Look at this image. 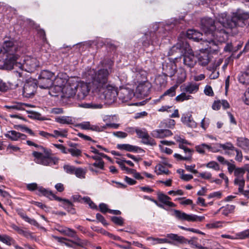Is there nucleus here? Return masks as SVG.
<instances>
[{
    "label": "nucleus",
    "instance_id": "1",
    "mask_svg": "<svg viewBox=\"0 0 249 249\" xmlns=\"http://www.w3.org/2000/svg\"><path fill=\"white\" fill-rule=\"evenodd\" d=\"M249 18V12L238 10L233 13L231 19L227 18L226 13L218 15V22H215L211 18H203L201 20V29L204 32V36L215 39L218 41L222 42L220 38V35L225 34V30L219 26L227 28H233L237 26H242L243 21Z\"/></svg>",
    "mask_w": 249,
    "mask_h": 249
},
{
    "label": "nucleus",
    "instance_id": "2",
    "mask_svg": "<svg viewBox=\"0 0 249 249\" xmlns=\"http://www.w3.org/2000/svg\"><path fill=\"white\" fill-rule=\"evenodd\" d=\"M27 144L29 145L34 146L37 148L39 151H34L32 153L35 157V161L40 164L44 166H52L57 163L58 159L52 157V154L50 149L46 148L41 145H37L34 142L27 141Z\"/></svg>",
    "mask_w": 249,
    "mask_h": 249
},
{
    "label": "nucleus",
    "instance_id": "3",
    "mask_svg": "<svg viewBox=\"0 0 249 249\" xmlns=\"http://www.w3.org/2000/svg\"><path fill=\"white\" fill-rule=\"evenodd\" d=\"M109 71L102 69L95 71L94 70L89 71V75L91 76L92 85L95 90H100L107 86L108 84Z\"/></svg>",
    "mask_w": 249,
    "mask_h": 249
},
{
    "label": "nucleus",
    "instance_id": "4",
    "mask_svg": "<svg viewBox=\"0 0 249 249\" xmlns=\"http://www.w3.org/2000/svg\"><path fill=\"white\" fill-rule=\"evenodd\" d=\"M186 36L188 38L192 39L196 41H202V44H206V46H207L205 48V50L216 45L215 42L213 38H209L208 36H207V38L203 37V36H205L204 35H203L202 33L194 29L188 30Z\"/></svg>",
    "mask_w": 249,
    "mask_h": 249
},
{
    "label": "nucleus",
    "instance_id": "5",
    "mask_svg": "<svg viewBox=\"0 0 249 249\" xmlns=\"http://www.w3.org/2000/svg\"><path fill=\"white\" fill-rule=\"evenodd\" d=\"M54 78V74L53 72L49 71L43 70L38 77V85L41 89H49L53 86Z\"/></svg>",
    "mask_w": 249,
    "mask_h": 249
},
{
    "label": "nucleus",
    "instance_id": "6",
    "mask_svg": "<svg viewBox=\"0 0 249 249\" xmlns=\"http://www.w3.org/2000/svg\"><path fill=\"white\" fill-rule=\"evenodd\" d=\"M101 94V98L108 102H113L116 100L118 95L117 89L113 86L107 84L103 89L97 90Z\"/></svg>",
    "mask_w": 249,
    "mask_h": 249
},
{
    "label": "nucleus",
    "instance_id": "7",
    "mask_svg": "<svg viewBox=\"0 0 249 249\" xmlns=\"http://www.w3.org/2000/svg\"><path fill=\"white\" fill-rule=\"evenodd\" d=\"M174 215L179 220L188 222H200L205 219L203 216H198L194 214H187L179 210H174Z\"/></svg>",
    "mask_w": 249,
    "mask_h": 249
},
{
    "label": "nucleus",
    "instance_id": "8",
    "mask_svg": "<svg viewBox=\"0 0 249 249\" xmlns=\"http://www.w3.org/2000/svg\"><path fill=\"white\" fill-rule=\"evenodd\" d=\"M184 49L185 51L182 53L183 56V63L187 67L192 68L196 64V60L192 50L190 48L189 44H184Z\"/></svg>",
    "mask_w": 249,
    "mask_h": 249
},
{
    "label": "nucleus",
    "instance_id": "9",
    "mask_svg": "<svg viewBox=\"0 0 249 249\" xmlns=\"http://www.w3.org/2000/svg\"><path fill=\"white\" fill-rule=\"evenodd\" d=\"M20 50L21 48L18 46L17 41L9 40L4 41L0 51L7 54H13L14 53L20 52Z\"/></svg>",
    "mask_w": 249,
    "mask_h": 249
},
{
    "label": "nucleus",
    "instance_id": "10",
    "mask_svg": "<svg viewBox=\"0 0 249 249\" xmlns=\"http://www.w3.org/2000/svg\"><path fill=\"white\" fill-rule=\"evenodd\" d=\"M19 57L15 53L13 54H7L5 58L4 66L6 69H20L22 67V63L18 62Z\"/></svg>",
    "mask_w": 249,
    "mask_h": 249
},
{
    "label": "nucleus",
    "instance_id": "11",
    "mask_svg": "<svg viewBox=\"0 0 249 249\" xmlns=\"http://www.w3.org/2000/svg\"><path fill=\"white\" fill-rule=\"evenodd\" d=\"M26 187L28 190L31 191L37 190L41 195L46 196L51 200H60L59 198L54 196V194L52 191L46 189L42 186H38L36 183L28 184Z\"/></svg>",
    "mask_w": 249,
    "mask_h": 249
},
{
    "label": "nucleus",
    "instance_id": "12",
    "mask_svg": "<svg viewBox=\"0 0 249 249\" xmlns=\"http://www.w3.org/2000/svg\"><path fill=\"white\" fill-rule=\"evenodd\" d=\"M37 88L36 81L33 79L26 80L23 89L22 94L26 98H30L35 93Z\"/></svg>",
    "mask_w": 249,
    "mask_h": 249
},
{
    "label": "nucleus",
    "instance_id": "13",
    "mask_svg": "<svg viewBox=\"0 0 249 249\" xmlns=\"http://www.w3.org/2000/svg\"><path fill=\"white\" fill-rule=\"evenodd\" d=\"M39 66L38 61L36 58L30 56H26L22 63V67L20 69L21 70H24L29 72H32L35 71L36 68Z\"/></svg>",
    "mask_w": 249,
    "mask_h": 249
},
{
    "label": "nucleus",
    "instance_id": "14",
    "mask_svg": "<svg viewBox=\"0 0 249 249\" xmlns=\"http://www.w3.org/2000/svg\"><path fill=\"white\" fill-rule=\"evenodd\" d=\"M76 91L78 99H84L89 93L90 88L88 83L80 81L76 84Z\"/></svg>",
    "mask_w": 249,
    "mask_h": 249
},
{
    "label": "nucleus",
    "instance_id": "15",
    "mask_svg": "<svg viewBox=\"0 0 249 249\" xmlns=\"http://www.w3.org/2000/svg\"><path fill=\"white\" fill-rule=\"evenodd\" d=\"M76 83L67 82L63 84V89L62 93V97L64 98L73 97L76 93Z\"/></svg>",
    "mask_w": 249,
    "mask_h": 249
},
{
    "label": "nucleus",
    "instance_id": "16",
    "mask_svg": "<svg viewBox=\"0 0 249 249\" xmlns=\"http://www.w3.org/2000/svg\"><path fill=\"white\" fill-rule=\"evenodd\" d=\"M56 85L51 86L50 92L52 96H58L57 94L60 92L63 93V84L65 83V80H63L60 77H57L55 79Z\"/></svg>",
    "mask_w": 249,
    "mask_h": 249
},
{
    "label": "nucleus",
    "instance_id": "17",
    "mask_svg": "<svg viewBox=\"0 0 249 249\" xmlns=\"http://www.w3.org/2000/svg\"><path fill=\"white\" fill-rule=\"evenodd\" d=\"M212 47L205 50L204 49H201L200 53L197 55V59L199 65L202 66H205L208 64L210 61V57L209 56L208 51H210Z\"/></svg>",
    "mask_w": 249,
    "mask_h": 249
},
{
    "label": "nucleus",
    "instance_id": "18",
    "mask_svg": "<svg viewBox=\"0 0 249 249\" xmlns=\"http://www.w3.org/2000/svg\"><path fill=\"white\" fill-rule=\"evenodd\" d=\"M55 230L63 235L74 238L77 241L80 240L79 238L76 235V231L71 229L58 225L55 227Z\"/></svg>",
    "mask_w": 249,
    "mask_h": 249
},
{
    "label": "nucleus",
    "instance_id": "19",
    "mask_svg": "<svg viewBox=\"0 0 249 249\" xmlns=\"http://www.w3.org/2000/svg\"><path fill=\"white\" fill-rule=\"evenodd\" d=\"M119 98L123 102H126L130 100L134 96L132 91L130 89L124 88L118 91Z\"/></svg>",
    "mask_w": 249,
    "mask_h": 249
},
{
    "label": "nucleus",
    "instance_id": "20",
    "mask_svg": "<svg viewBox=\"0 0 249 249\" xmlns=\"http://www.w3.org/2000/svg\"><path fill=\"white\" fill-rule=\"evenodd\" d=\"M4 135L6 138L13 141H18L20 140H24L27 138L26 135L15 130L8 131Z\"/></svg>",
    "mask_w": 249,
    "mask_h": 249
},
{
    "label": "nucleus",
    "instance_id": "21",
    "mask_svg": "<svg viewBox=\"0 0 249 249\" xmlns=\"http://www.w3.org/2000/svg\"><path fill=\"white\" fill-rule=\"evenodd\" d=\"M188 44L185 39H179L178 40V43L174 46L172 47L169 52L170 55H173L176 53H178L182 54V53L185 51V49L184 48V44Z\"/></svg>",
    "mask_w": 249,
    "mask_h": 249
},
{
    "label": "nucleus",
    "instance_id": "22",
    "mask_svg": "<svg viewBox=\"0 0 249 249\" xmlns=\"http://www.w3.org/2000/svg\"><path fill=\"white\" fill-rule=\"evenodd\" d=\"M34 106L25 103L21 102L13 103L11 105H6L4 107L7 108L9 111L13 110H23L25 109L26 107H33Z\"/></svg>",
    "mask_w": 249,
    "mask_h": 249
},
{
    "label": "nucleus",
    "instance_id": "23",
    "mask_svg": "<svg viewBox=\"0 0 249 249\" xmlns=\"http://www.w3.org/2000/svg\"><path fill=\"white\" fill-rule=\"evenodd\" d=\"M151 135L155 138L163 139L172 136L173 133L168 129H160L154 130L152 131Z\"/></svg>",
    "mask_w": 249,
    "mask_h": 249
},
{
    "label": "nucleus",
    "instance_id": "24",
    "mask_svg": "<svg viewBox=\"0 0 249 249\" xmlns=\"http://www.w3.org/2000/svg\"><path fill=\"white\" fill-rule=\"evenodd\" d=\"M181 121L183 124L188 127L191 128L196 127V123L193 120L192 115L189 113L183 114L181 118Z\"/></svg>",
    "mask_w": 249,
    "mask_h": 249
},
{
    "label": "nucleus",
    "instance_id": "25",
    "mask_svg": "<svg viewBox=\"0 0 249 249\" xmlns=\"http://www.w3.org/2000/svg\"><path fill=\"white\" fill-rule=\"evenodd\" d=\"M167 238H155L153 237H148L146 238L147 241H150L151 244L154 245L156 244H161L164 243H168L170 244H176L174 243L175 241L169 239L168 237L166 236Z\"/></svg>",
    "mask_w": 249,
    "mask_h": 249
},
{
    "label": "nucleus",
    "instance_id": "26",
    "mask_svg": "<svg viewBox=\"0 0 249 249\" xmlns=\"http://www.w3.org/2000/svg\"><path fill=\"white\" fill-rule=\"evenodd\" d=\"M182 90L184 92L193 94L196 92L199 89V85L196 83H189L186 85H184L181 87Z\"/></svg>",
    "mask_w": 249,
    "mask_h": 249
},
{
    "label": "nucleus",
    "instance_id": "27",
    "mask_svg": "<svg viewBox=\"0 0 249 249\" xmlns=\"http://www.w3.org/2000/svg\"><path fill=\"white\" fill-rule=\"evenodd\" d=\"M167 237L173 241L176 242L178 243L183 244L187 243L193 244L192 240H188L182 236H179L178 234L174 233H169L167 234Z\"/></svg>",
    "mask_w": 249,
    "mask_h": 249
},
{
    "label": "nucleus",
    "instance_id": "28",
    "mask_svg": "<svg viewBox=\"0 0 249 249\" xmlns=\"http://www.w3.org/2000/svg\"><path fill=\"white\" fill-rule=\"evenodd\" d=\"M157 196L159 200L164 205L169 207H174L176 206V205L174 203L170 201L171 198L168 196L162 193L159 192L157 194Z\"/></svg>",
    "mask_w": 249,
    "mask_h": 249
},
{
    "label": "nucleus",
    "instance_id": "29",
    "mask_svg": "<svg viewBox=\"0 0 249 249\" xmlns=\"http://www.w3.org/2000/svg\"><path fill=\"white\" fill-rule=\"evenodd\" d=\"M238 79L239 82L244 85L249 84V67L244 71H242L238 75Z\"/></svg>",
    "mask_w": 249,
    "mask_h": 249
},
{
    "label": "nucleus",
    "instance_id": "30",
    "mask_svg": "<svg viewBox=\"0 0 249 249\" xmlns=\"http://www.w3.org/2000/svg\"><path fill=\"white\" fill-rule=\"evenodd\" d=\"M196 151L200 154H204L206 149L209 151H211L213 152H216L218 151V150L215 148L212 147L211 145L205 143H202L200 145L196 146Z\"/></svg>",
    "mask_w": 249,
    "mask_h": 249
},
{
    "label": "nucleus",
    "instance_id": "31",
    "mask_svg": "<svg viewBox=\"0 0 249 249\" xmlns=\"http://www.w3.org/2000/svg\"><path fill=\"white\" fill-rule=\"evenodd\" d=\"M237 145L247 152H249V140L245 138H238L237 139Z\"/></svg>",
    "mask_w": 249,
    "mask_h": 249
},
{
    "label": "nucleus",
    "instance_id": "32",
    "mask_svg": "<svg viewBox=\"0 0 249 249\" xmlns=\"http://www.w3.org/2000/svg\"><path fill=\"white\" fill-rule=\"evenodd\" d=\"M117 148L120 150H125L127 151H137L138 149H142L137 146H133L129 144H119L117 146Z\"/></svg>",
    "mask_w": 249,
    "mask_h": 249
},
{
    "label": "nucleus",
    "instance_id": "33",
    "mask_svg": "<svg viewBox=\"0 0 249 249\" xmlns=\"http://www.w3.org/2000/svg\"><path fill=\"white\" fill-rule=\"evenodd\" d=\"M54 196L60 199V200H56L57 201L63 202L65 208L69 212L72 213H74L75 211L73 208V204L71 201H70L68 199H63L61 197H58L55 195Z\"/></svg>",
    "mask_w": 249,
    "mask_h": 249
},
{
    "label": "nucleus",
    "instance_id": "34",
    "mask_svg": "<svg viewBox=\"0 0 249 249\" xmlns=\"http://www.w3.org/2000/svg\"><path fill=\"white\" fill-rule=\"evenodd\" d=\"M18 214L26 222L30 223V224L32 225H34L35 226H36V227L39 226L38 223L37 222V221L35 219H32V218H30L23 212L21 211H19L18 212Z\"/></svg>",
    "mask_w": 249,
    "mask_h": 249
},
{
    "label": "nucleus",
    "instance_id": "35",
    "mask_svg": "<svg viewBox=\"0 0 249 249\" xmlns=\"http://www.w3.org/2000/svg\"><path fill=\"white\" fill-rule=\"evenodd\" d=\"M55 121L59 123L62 124H71L72 120L69 116H60L55 118Z\"/></svg>",
    "mask_w": 249,
    "mask_h": 249
},
{
    "label": "nucleus",
    "instance_id": "36",
    "mask_svg": "<svg viewBox=\"0 0 249 249\" xmlns=\"http://www.w3.org/2000/svg\"><path fill=\"white\" fill-rule=\"evenodd\" d=\"M156 172L158 175L166 174L170 173L169 171L161 164H158L155 167Z\"/></svg>",
    "mask_w": 249,
    "mask_h": 249
},
{
    "label": "nucleus",
    "instance_id": "37",
    "mask_svg": "<svg viewBox=\"0 0 249 249\" xmlns=\"http://www.w3.org/2000/svg\"><path fill=\"white\" fill-rule=\"evenodd\" d=\"M80 107L84 108H100L102 107L101 104H95L93 102L89 103H81L79 105Z\"/></svg>",
    "mask_w": 249,
    "mask_h": 249
},
{
    "label": "nucleus",
    "instance_id": "38",
    "mask_svg": "<svg viewBox=\"0 0 249 249\" xmlns=\"http://www.w3.org/2000/svg\"><path fill=\"white\" fill-rule=\"evenodd\" d=\"M142 142L147 145H150L151 146H154L156 145L155 141L152 138H151L149 134L147 136H144V137L142 138Z\"/></svg>",
    "mask_w": 249,
    "mask_h": 249
},
{
    "label": "nucleus",
    "instance_id": "39",
    "mask_svg": "<svg viewBox=\"0 0 249 249\" xmlns=\"http://www.w3.org/2000/svg\"><path fill=\"white\" fill-rule=\"evenodd\" d=\"M193 99V97L191 95H187L185 93V92H184L181 93L180 94L178 95L176 98L175 100L177 102H183L185 100H188L190 99Z\"/></svg>",
    "mask_w": 249,
    "mask_h": 249
},
{
    "label": "nucleus",
    "instance_id": "40",
    "mask_svg": "<svg viewBox=\"0 0 249 249\" xmlns=\"http://www.w3.org/2000/svg\"><path fill=\"white\" fill-rule=\"evenodd\" d=\"M86 174V170L82 168H76L74 174L76 177L80 178H85Z\"/></svg>",
    "mask_w": 249,
    "mask_h": 249
},
{
    "label": "nucleus",
    "instance_id": "41",
    "mask_svg": "<svg viewBox=\"0 0 249 249\" xmlns=\"http://www.w3.org/2000/svg\"><path fill=\"white\" fill-rule=\"evenodd\" d=\"M1 241L8 246L15 245V241L11 237L6 234L2 235Z\"/></svg>",
    "mask_w": 249,
    "mask_h": 249
},
{
    "label": "nucleus",
    "instance_id": "42",
    "mask_svg": "<svg viewBox=\"0 0 249 249\" xmlns=\"http://www.w3.org/2000/svg\"><path fill=\"white\" fill-rule=\"evenodd\" d=\"M177 86H174L171 87L169 89L167 90L163 94L160 96V98H161L164 96H169L170 97L175 96L176 95V90L177 88Z\"/></svg>",
    "mask_w": 249,
    "mask_h": 249
},
{
    "label": "nucleus",
    "instance_id": "43",
    "mask_svg": "<svg viewBox=\"0 0 249 249\" xmlns=\"http://www.w3.org/2000/svg\"><path fill=\"white\" fill-rule=\"evenodd\" d=\"M244 170L242 168L237 167L234 172V179H241L244 178Z\"/></svg>",
    "mask_w": 249,
    "mask_h": 249
},
{
    "label": "nucleus",
    "instance_id": "44",
    "mask_svg": "<svg viewBox=\"0 0 249 249\" xmlns=\"http://www.w3.org/2000/svg\"><path fill=\"white\" fill-rule=\"evenodd\" d=\"M234 184L235 185L238 186V192L243 191V189H244L245 184V180L244 179H234Z\"/></svg>",
    "mask_w": 249,
    "mask_h": 249
},
{
    "label": "nucleus",
    "instance_id": "45",
    "mask_svg": "<svg viewBox=\"0 0 249 249\" xmlns=\"http://www.w3.org/2000/svg\"><path fill=\"white\" fill-rule=\"evenodd\" d=\"M53 134H52V137L56 138L59 136L62 137H66L67 136V131L65 129H62L61 130H53Z\"/></svg>",
    "mask_w": 249,
    "mask_h": 249
},
{
    "label": "nucleus",
    "instance_id": "46",
    "mask_svg": "<svg viewBox=\"0 0 249 249\" xmlns=\"http://www.w3.org/2000/svg\"><path fill=\"white\" fill-rule=\"evenodd\" d=\"M249 238V229L236 234V239H244Z\"/></svg>",
    "mask_w": 249,
    "mask_h": 249
},
{
    "label": "nucleus",
    "instance_id": "47",
    "mask_svg": "<svg viewBox=\"0 0 249 249\" xmlns=\"http://www.w3.org/2000/svg\"><path fill=\"white\" fill-rule=\"evenodd\" d=\"M75 168L76 167L74 166L69 164H65L63 166V169L64 171L69 174H74Z\"/></svg>",
    "mask_w": 249,
    "mask_h": 249
},
{
    "label": "nucleus",
    "instance_id": "48",
    "mask_svg": "<svg viewBox=\"0 0 249 249\" xmlns=\"http://www.w3.org/2000/svg\"><path fill=\"white\" fill-rule=\"evenodd\" d=\"M222 221H216L213 223H209L206 225V227L208 229L218 228L222 227Z\"/></svg>",
    "mask_w": 249,
    "mask_h": 249
},
{
    "label": "nucleus",
    "instance_id": "49",
    "mask_svg": "<svg viewBox=\"0 0 249 249\" xmlns=\"http://www.w3.org/2000/svg\"><path fill=\"white\" fill-rule=\"evenodd\" d=\"M68 151L73 157L80 156L82 153L81 151L76 147L69 148L68 149Z\"/></svg>",
    "mask_w": 249,
    "mask_h": 249
},
{
    "label": "nucleus",
    "instance_id": "50",
    "mask_svg": "<svg viewBox=\"0 0 249 249\" xmlns=\"http://www.w3.org/2000/svg\"><path fill=\"white\" fill-rule=\"evenodd\" d=\"M108 128H109L108 123L103 125H95V126H93L92 128L93 131H96L98 132L103 131L104 130L107 129Z\"/></svg>",
    "mask_w": 249,
    "mask_h": 249
},
{
    "label": "nucleus",
    "instance_id": "51",
    "mask_svg": "<svg viewBox=\"0 0 249 249\" xmlns=\"http://www.w3.org/2000/svg\"><path fill=\"white\" fill-rule=\"evenodd\" d=\"M79 126L83 129H90L93 130L92 128L93 126H95V125H91L89 122H85L80 124Z\"/></svg>",
    "mask_w": 249,
    "mask_h": 249
},
{
    "label": "nucleus",
    "instance_id": "52",
    "mask_svg": "<svg viewBox=\"0 0 249 249\" xmlns=\"http://www.w3.org/2000/svg\"><path fill=\"white\" fill-rule=\"evenodd\" d=\"M206 167L209 168H212L216 171L220 170V167L218 164L215 161H210L206 164Z\"/></svg>",
    "mask_w": 249,
    "mask_h": 249
},
{
    "label": "nucleus",
    "instance_id": "53",
    "mask_svg": "<svg viewBox=\"0 0 249 249\" xmlns=\"http://www.w3.org/2000/svg\"><path fill=\"white\" fill-rule=\"evenodd\" d=\"M112 221L115 224L122 226L124 224V219L122 217L112 216L111 218Z\"/></svg>",
    "mask_w": 249,
    "mask_h": 249
},
{
    "label": "nucleus",
    "instance_id": "54",
    "mask_svg": "<svg viewBox=\"0 0 249 249\" xmlns=\"http://www.w3.org/2000/svg\"><path fill=\"white\" fill-rule=\"evenodd\" d=\"M136 133H137L138 137L141 139L144 137V136H147V134H148L145 129L139 128H136Z\"/></svg>",
    "mask_w": 249,
    "mask_h": 249
},
{
    "label": "nucleus",
    "instance_id": "55",
    "mask_svg": "<svg viewBox=\"0 0 249 249\" xmlns=\"http://www.w3.org/2000/svg\"><path fill=\"white\" fill-rule=\"evenodd\" d=\"M234 209L233 205H227L224 208L222 213L225 215H227L229 213H231Z\"/></svg>",
    "mask_w": 249,
    "mask_h": 249
},
{
    "label": "nucleus",
    "instance_id": "56",
    "mask_svg": "<svg viewBox=\"0 0 249 249\" xmlns=\"http://www.w3.org/2000/svg\"><path fill=\"white\" fill-rule=\"evenodd\" d=\"M92 167L98 168L100 169H104V162L103 160H98L96 161L93 164H90Z\"/></svg>",
    "mask_w": 249,
    "mask_h": 249
},
{
    "label": "nucleus",
    "instance_id": "57",
    "mask_svg": "<svg viewBox=\"0 0 249 249\" xmlns=\"http://www.w3.org/2000/svg\"><path fill=\"white\" fill-rule=\"evenodd\" d=\"M222 61V59H219L214 63L212 67H209L208 68V69L209 71L216 70L217 68L221 64Z\"/></svg>",
    "mask_w": 249,
    "mask_h": 249
},
{
    "label": "nucleus",
    "instance_id": "58",
    "mask_svg": "<svg viewBox=\"0 0 249 249\" xmlns=\"http://www.w3.org/2000/svg\"><path fill=\"white\" fill-rule=\"evenodd\" d=\"M243 101L246 105H249V88L246 89L244 93Z\"/></svg>",
    "mask_w": 249,
    "mask_h": 249
},
{
    "label": "nucleus",
    "instance_id": "59",
    "mask_svg": "<svg viewBox=\"0 0 249 249\" xmlns=\"http://www.w3.org/2000/svg\"><path fill=\"white\" fill-rule=\"evenodd\" d=\"M219 147L223 148V149H229L231 150H234L235 149L234 147L231 143H226L225 144H219Z\"/></svg>",
    "mask_w": 249,
    "mask_h": 249
},
{
    "label": "nucleus",
    "instance_id": "60",
    "mask_svg": "<svg viewBox=\"0 0 249 249\" xmlns=\"http://www.w3.org/2000/svg\"><path fill=\"white\" fill-rule=\"evenodd\" d=\"M224 51L226 52H236L238 49H235L234 46L231 43H228L224 47Z\"/></svg>",
    "mask_w": 249,
    "mask_h": 249
},
{
    "label": "nucleus",
    "instance_id": "61",
    "mask_svg": "<svg viewBox=\"0 0 249 249\" xmlns=\"http://www.w3.org/2000/svg\"><path fill=\"white\" fill-rule=\"evenodd\" d=\"M222 196V192L220 191L214 192L208 195V198H211L213 197H215L217 198H220Z\"/></svg>",
    "mask_w": 249,
    "mask_h": 249
},
{
    "label": "nucleus",
    "instance_id": "62",
    "mask_svg": "<svg viewBox=\"0 0 249 249\" xmlns=\"http://www.w3.org/2000/svg\"><path fill=\"white\" fill-rule=\"evenodd\" d=\"M113 134L119 138H125L127 136V133L123 131L114 132Z\"/></svg>",
    "mask_w": 249,
    "mask_h": 249
},
{
    "label": "nucleus",
    "instance_id": "63",
    "mask_svg": "<svg viewBox=\"0 0 249 249\" xmlns=\"http://www.w3.org/2000/svg\"><path fill=\"white\" fill-rule=\"evenodd\" d=\"M204 91L205 94L208 96H212L213 95V89L210 86H206Z\"/></svg>",
    "mask_w": 249,
    "mask_h": 249
},
{
    "label": "nucleus",
    "instance_id": "64",
    "mask_svg": "<svg viewBox=\"0 0 249 249\" xmlns=\"http://www.w3.org/2000/svg\"><path fill=\"white\" fill-rule=\"evenodd\" d=\"M198 177L204 179H209L212 178V174L211 173L207 172H202L199 174Z\"/></svg>",
    "mask_w": 249,
    "mask_h": 249
}]
</instances>
